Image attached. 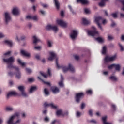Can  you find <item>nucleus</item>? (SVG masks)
<instances>
[{
	"instance_id": "1",
	"label": "nucleus",
	"mask_w": 124,
	"mask_h": 124,
	"mask_svg": "<svg viewBox=\"0 0 124 124\" xmlns=\"http://www.w3.org/2000/svg\"><path fill=\"white\" fill-rule=\"evenodd\" d=\"M49 54H50V56L48 58V61H53L54 59H56V67L58 69L60 68L61 67L58 63V58H57L56 54L53 51H51V52H49Z\"/></svg>"
},
{
	"instance_id": "2",
	"label": "nucleus",
	"mask_w": 124,
	"mask_h": 124,
	"mask_svg": "<svg viewBox=\"0 0 124 124\" xmlns=\"http://www.w3.org/2000/svg\"><path fill=\"white\" fill-rule=\"evenodd\" d=\"M95 21L97 25L98 28L101 30H103V28L100 23L102 22L103 24H105L107 22V20L106 19L103 20L102 17L99 16L96 17L95 19Z\"/></svg>"
},
{
	"instance_id": "3",
	"label": "nucleus",
	"mask_w": 124,
	"mask_h": 124,
	"mask_svg": "<svg viewBox=\"0 0 124 124\" xmlns=\"http://www.w3.org/2000/svg\"><path fill=\"white\" fill-rule=\"evenodd\" d=\"M8 68H14L16 70V78L18 79H20L21 77V73L19 71L18 67H16V66H14L12 63H10L8 65Z\"/></svg>"
},
{
	"instance_id": "4",
	"label": "nucleus",
	"mask_w": 124,
	"mask_h": 124,
	"mask_svg": "<svg viewBox=\"0 0 124 124\" xmlns=\"http://www.w3.org/2000/svg\"><path fill=\"white\" fill-rule=\"evenodd\" d=\"M70 70L72 73H74L75 72V68L73 66L69 63L68 64V67H63L62 71L64 73L67 72L68 71Z\"/></svg>"
},
{
	"instance_id": "5",
	"label": "nucleus",
	"mask_w": 124,
	"mask_h": 124,
	"mask_svg": "<svg viewBox=\"0 0 124 124\" xmlns=\"http://www.w3.org/2000/svg\"><path fill=\"white\" fill-rule=\"evenodd\" d=\"M93 31L91 30L88 31V34L89 36H94L97 34H98V31H96V28L94 26H93L92 27Z\"/></svg>"
},
{
	"instance_id": "6",
	"label": "nucleus",
	"mask_w": 124,
	"mask_h": 124,
	"mask_svg": "<svg viewBox=\"0 0 124 124\" xmlns=\"http://www.w3.org/2000/svg\"><path fill=\"white\" fill-rule=\"evenodd\" d=\"M84 96V94L83 93V92H80V93H78L76 95L75 99L76 101L78 103H79L81 99L83 98Z\"/></svg>"
},
{
	"instance_id": "7",
	"label": "nucleus",
	"mask_w": 124,
	"mask_h": 124,
	"mask_svg": "<svg viewBox=\"0 0 124 124\" xmlns=\"http://www.w3.org/2000/svg\"><path fill=\"white\" fill-rule=\"evenodd\" d=\"M56 22L58 25H60L62 28H66L67 26V23L64 22L63 20L57 19Z\"/></svg>"
},
{
	"instance_id": "8",
	"label": "nucleus",
	"mask_w": 124,
	"mask_h": 124,
	"mask_svg": "<svg viewBox=\"0 0 124 124\" xmlns=\"http://www.w3.org/2000/svg\"><path fill=\"white\" fill-rule=\"evenodd\" d=\"M46 30H51L54 31L55 32H57L58 31V28L56 26H52L51 25H47L46 27Z\"/></svg>"
},
{
	"instance_id": "9",
	"label": "nucleus",
	"mask_w": 124,
	"mask_h": 124,
	"mask_svg": "<svg viewBox=\"0 0 124 124\" xmlns=\"http://www.w3.org/2000/svg\"><path fill=\"white\" fill-rule=\"evenodd\" d=\"M116 58V55H114L112 57H109L107 56L105 58V62H112L114 61Z\"/></svg>"
},
{
	"instance_id": "10",
	"label": "nucleus",
	"mask_w": 124,
	"mask_h": 124,
	"mask_svg": "<svg viewBox=\"0 0 124 124\" xmlns=\"http://www.w3.org/2000/svg\"><path fill=\"white\" fill-rule=\"evenodd\" d=\"M18 89L19 90V91L21 92L22 95L25 97H27L28 96V95L26 94V93H25L24 90H25V87L24 86H18Z\"/></svg>"
},
{
	"instance_id": "11",
	"label": "nucleus",
	"mask_w": 124,
	"mask_h": 124,
	"mask_svg": "<svg viewBox=\"0 0 124 124\" xmlns=\"http://www.w3.org/2000/svg\"><path fill=\"white\" fill-rule=\"evenodd\" d=\"M3 61L7 64L12 63L14 62V58L13 57H10L8 59L3 58Z\"/></svg>"
},
{
	"instance_id": "12",
	"label": "nucleus",
	"mask_w": 124,
	"mask_h": 124,
	"mask_svg": "<svg viewBox=\"0 0 124 124\" xmlns=\"http://www.w3.org/2000/svg\"><path fill=\"white\" fill-rule=\"evenodd\" d=\"M78 36V32L77 30H73L70 34L71 39H75Z\"/></svg>"
},
{
	"instance_id": "13",
	"label": "nucleus",
	"mask_w": 124,
	"mask_h": 124,
	"mask_svg": "<svg viewBox=\"0 0 124 124\" xmlns=\"http://www.w3.org/2000/svg\"><path fill=\"white\" fill-rule=\"evenodd\" d=\"M5 23L7 24L11 20V17L8 12L5 13Z\"/></svg>"
},
{
	"instance_id": "14",
	"label": "nucleus",
	"mask_w": 124,
	"mask_h": 124,
	"mask_svg": "<svg viewBox=\"0 0 124 124\" xmlns=\"http://www.w3.org/2000/svg\"><path fill=\"white\" fill-rule=\"evenodd\" d=\"M44 106L45 107H50L52 108L56 109L57 107L54 105L53 103H50V104H47V103H44Z\"/></svg>"
},
{
	"instance_id": "15",
	"label": "nucleus",
	"mask_w": 124,
	"mask_h": 124,
	"mask_svg": "<svg viewBox=\"0 0 124 124\" xmlns=\"http://www.w3.org/2000/svg\"><path fill=\"white\" fill-rule=\"evenodd\" d=\"M12 14L14 15H18L19 14V10L17 7H15L13 9Z\"/></svg>"
},
{
	"instance_id": "16",
	"label": "nucleus",
	"mask_w": 124,
	"mask_h": 124,
	"mask_svg": "<svg viewBox=\"0 0 124 124\" xmlns=\"http://www.w3.org/2000/svg\"><path fill=\"white\" fill-rule=\"evenodd\" d=\"M51 90L52 92L54 93H58L60 92L59 88H58L57 86H52L51 87Z\"/></svg>"
},
{
	"instance_id": "17",
	"label": "nucleus",
	"mask_w": 124,
	"mask_h": 124,
	"mask_svg": "<svg viewBox=\"0 0 124 124\" xmlns=\"http://www.w3.org/2000/svg\"><path fill=\"white\" fill-rule=\"evenodd\" d=\"M20 53L22 55L25 57H29L30 56V54L26 52L24 50L21 49L20 50Z\"/></svg>"
},
{
	"instance_id": "18",
	"label": "nucleus",
	"mask_w": 124,
	"mask_h": 124,
	"mask_svg": "<svg viewBox=\"0 0 124 124\" xmlns=\"http://www.w3.org/2000/svg\"><path fill=\"white\" fill-rule=\"evenodd\" d=\"M65 115H68V113L66 112V113L63 114V113L62 112V110H58L56 112V115L57 116H60V115L64 116Z\"/></svg>"
},
{
	"instance_id": "19",
	"label": "nucleus",
	"mask_w": 124,
	"mask_h": 124,
	"mask_svg": "<svg viewBox=\"0 0 124 124\" xmlns=\"http://www.w3.org/2000/svg\"><path fill=\"white\" fill-rule=\"evenodd\" d=\"M78 3H80L83 5H86L89 4V1L87 0H77Z\"/></svg>"
},
{
	"instance_id": "20",
	"label": "nucleus",
	"mask_w": 124,
	"mask_h": 124,
	"mask_svg": "<svg viewBox=\"0 0 124 124\" xmlns=\"http://www.w3.org/2000/svg\"><path fill=\"white\" fill-rule=\"evenodd\" d=\"M54 2L57 10H59L60 8V3H59L58 0H54Z\"/></svg>"
},
{
	"instance_id": "21",
	"label": "nucleus",
	"mask_w": 124,
	"mask_h": 124,
	"mask_svg": "<svg viewBox=\"0 0 124 124\" xmlns=\"http://www.w3.org/2000/svg\"><path fill=\"white\" fill-rule=\"evenodd\" d=\"M17 94L16 92H15V91H12V92H9V93H8L7 95V98H9L10 96H15Z\"/></svg>"
},
{
	"instance_id": "22",
	"label": "nucleus",
	"mask_w": 124,
	"mask_h": 124,
	"mask_svg": "<svg viewBox=\"0 0 124 124\" xmlns=\"http://www.w3.org/2000/svg\"><path fill=\"white\" fill-rule=\"evenodd\" d=\"M33 44H37L38 42H41V40L38 38L35 35L33 36Z\"/></svg>"
},
{
	"instance_id": "23",
	"label": "nucleus",
	"mask_w": 124,
	"mask_h": 124,
	"mask_svg": "<svg viewBox=\"0 0 124 124\" xmlns=\"http://www.w3.org/2000/svg\"><path fill=\"white\" fill-rule=\"evenodd\" d=\"M82 22L85 25H89L91 23V21L86 18H82Z\"/></svg>"
},
{
	"instance_id": "24",
	"label": "nucleus",
	"mask_w": 124,
	"mask_h": 124,
	"mask_svg": "<svg viewBox=\"0 0 124 124\" xmlns=\"http://www.w3.org/2000/svg\"><path fill=\"white\" fill-rule=\"evenodd\" d=\"M120 2L123 5V7L121 8V9L124 11V0H120ZM120 16L121 17H124V14L123 13H120Z\"/></svg>"
},
{
	"instance_id": "25",
	"label": "nucleus",
	"mask_w": 124,
	"mask_h": 124,
	"mask_svg": "<svg viewBox=\"0 0 124 124\" xmlns=\"http://www.w3.org/2000/svg\"><path fill=\"white\" fill-rule=\"evenodd\" d=\"M15 119V116H12L7 122V124H14L13 120Z\"/></svg>"
},
{
	"instance_id": "26",
	"label": "nucleus",
	"mask_w": 124,
	"mask_h": 124,
	"mask_svg": "<svg viewBox=\"0 0 124 124\" xmlns=\"http://www.w3.org/2000/svg\"><path fill=\"white\" fill-rule=\"evenodd\" d=\"M114 68H115V70L118 71H120L121 70V65L119 64H114Z\"/></svg>"
},
{
	"instance_id": "27",
	"label": "nucleus",
	"mask_w": 124,
	"mask_h": 124,
	"mask_svg": "<svg viewBox=\"0 0 124 124\" xmlns=\"http://www.w3.org/2000/svg\"><path fill=\"white\" fill-rule=\"evenodd\" d=\"M37 89L36 86H31L30 89V93H32V92L36 91Z\"/></svg>"
},
{
	"instance_id": "28",
	"label": "nucleus",
	"mask_w": 124,
	"mask_h": 124,
	"mask_svg": "<svg viewBox=\"0 0 124 124\" xmlns=\"http://www.w3.org/2000/svg\"><path fill=\"white\" fill-rule=\"evenodd\" d=\"M38 79L41 80L44 84L49 86H51V83H50V82H47V81H44V80H43V79H42V78H41L40 77H38Z\"/></svg>"
},
{
	"instance_id": "29",
	"label": "nucleus",
	"mask_w": 124,
	"mask_h": 124,
	"mask_svg": "<svg viewBox=\"0 0 124 124\" xmlns=\"http://www.w3.org/2000/svg\"><path fill=\"white\" fill-rule=\"evenodd\" d=\"M4 43L6 44L7 45L12 46L13 45V43L12 41L10 40H5L4 41Z\"/></svg>"
},
{
	"instance_id": "30",
	"label": "nucleus",
	"mask_w": 124,
	"mask_h": 124,
	"mask_svg": "<svg viewBox=\"0 0 124 124\" xmlns=\"http://www.w3.org/2000/svg\"><path fill=\"white\" fill-rule=\"evenodd\" d=\"M17 62L22 67L25 66V63L24 62H22V61H21V60L20 59H17Z\"/></svg>"
},
{
	"instance_id": "31",
	"label": "nucleus",
	"mask_w": 124,
	"mask_h": 124,
	"mask_svg": "<svg viewBox=\"0 0 124 124\" xmlns=\"http://www.w3.org/2000/svg\"><path fill=\"white\" fill-rule=\"evenodd\" d=\"M68 8L69 9L70 11L71 12H72V13L73 15H75L76 14V12L73 10L72 7L71 6V5H68Z\"/></svg>"
},
{
	"instance_id": "32",
	"label": "nucleus",
	"mask_w": 124,
	"mask_h": 124,
	"mask_svg": "<svg viewBox=\"0 0 124 124\" xmlns=\"http://www.w3.org/2000/svg\"><path fill=\"white\" fill-rule=\"evenodd\" d=\"M102 53L103 54H106L107 53V46H104L103 47V49H102Z\"/></svg>"
},
{
	"instance_id": "33",
	"label": "nucleus",
	"mask_w": 124,
	"mask_h": 124,
	"mask_svg": "<svg viewBox=\"0 0 124 124\" xmlns=\"http://www.w3.org/2000/svg\"><path fill=\"white\" fill-rule=\"evenodd\" d=\"M110 79L114 81H116L117 80V78L116 77H115L114 76H111L109 78Z\"/></svg>"
},
{
	"instance_id": "34",
	"label": "nucleus",
	"mask_w": 124,
	"mask_h": 124,
	"mask_svg": "<svg viewBox=\"0 0 124 124\" xmlns=\"http://www.w3.org/2000/svg\"><path fill=\"white\" fill-rule=\"evenodd\" d=\"M44 93L45 95L48 96L49 95L50 93L47 88H45L44 89Z\"/></svg>"
},
{
	"instance_id": "35",
	"label": "nucleus",
	"mask_w": 124,
	"mask_h": 124,
	"mask_svg": "<svg viewBox=\"0 0 124 124\" xmlns=\"http://www.w3.org/2000/svg\"><path fill=\"white\" fill-rule=\"evenodd\" d=\"M96 40L99 43H103L104 41L103 38L100 37L96 38Z\"/></svg>"
},
{
	"instance_id": "36",
	"label": "nucleus",
	"mask_w": 124,
	"mask_h": 124,
	"mask_svg": "<svg viewBox=\"0 0 124 124\" xmlns=\"http://www.w3.org/2000/svg\"><path fill=\"white\" fill-rule=\"evenodd\" d=\"M13 108L10 107H7L6 108V110L7 111H12L13 110Z\"/></svg>"
},
{
	"instance_id": "37",
	"label": "nucleus",
	"mask_w": 124,
	"mask_h": 124,
	"mask_svg": "<svg viewBox=\"0 0 124 124\" xmlns=\"http://www.w3.org/2000/svg\"><path fill=\"white\" fill-rule=\"evenodd\" d=\"M100 7H104L105 6V2H103V0H101L100 2L98 4Z\"/></svg>"
},
{
	"instance_id": "38",
	"label": "nucleus",
	"mask_w": 124,
	"mask_h": 124,
	"mask_svg": "<svg viewBox=\"0 0 124 124\" xmlns=\"http://www.w3.org/2000/svg\"><path fill=\"white\" fill-rule=\"evenodd\" d=\"M102 119L103 124L107 122V116H104V117H102Z\"/></svg>"
},
{
	"instance_id": "39",
	"label": "nucleus",
	"mask_w": 124,
	"mask_h": 124,
	"mask_svg": "<svg viewBox=\"0 0 124 124\" xmlns=\"http://www.w3.org/2000/svg\"><path fill=\"white\" fill-rule=\"evenodd\" d=\"M35 81L34 78H28V81L29 83H32Z\"/></svg>"
},
{
	"instance_id": "40",
	"label": "nucleus",
	"mask_w": 124,
	"mask_h": 124,
	"mask_svg": "<svg viewBox=\"0 0 124 124\" xmlns=\"http://www.w3.org/2000/svg\"><path fill=\"white\" fill-rule=\"evenodd\" d=\"M59 85L61 87H64L63 81H60L59 82Z\"/></svg>"
},
{
	"instance_id": "41",
	"label": "nucleus",
	"mask_w": 124,
	"mask_h": 124,
	"mask_svg": "<svg viewBox=\"0 0 124 124\" xmlns=\"http://www.w3.org/2000/svg\"><path fill=\"white\" fill-rule=\"evenodd\" d=\"M114 66H115V63L112 64L108 66V69H112L113 68H114Z\"/></svg>"
},
{
	"instance_id": "42",
	"label": "nucleus",
	"mask_w": 124,
	"mask_h": 124,
	"mask_svg": "<svg viewBox=\"0 0 124 124\" xmlns=\"http://www.w3.org/2000/svg\"><path fill=\"white\" fill-rule=\"evenodd\" d=\"M40 74L45 78H47L48 76V75L44 74V73H42V72H40Z\"/></svg>"
},
{
	"instance_id": "43",
	"label": "nucleus",
	"mask_w": 124,
	"mask_h": 124,
	"mask_svg": "<svg viewBox=\"0 0 124 124\" xmlns=\"http://www.w3.org/2000/svg\"><path fill=\"white\" fill-rule=\"evenodd\" d=\"M26 71L28 74H31L32 72V70L29 68H26Z\"/></svg>"
},
{
	"instance_id": "44",
	"label": "nucleus",
	"mask_w": 124,
	"mask_h": 124,
	"mask_svg": "<svg viewBox=\"0 0 124 124\" xmlns=\"http://www.w3.org/2000/svg\"><path fill=\"white\" fill-rule=\"evenodd\" d=\"M73 56H74V58H75V59L76 60L78 61V60H79V56L78 55H73Z\"/></svg>"
},
{
	"instance_id": "45",
	"label": "nucleus",
	"mask_w": 124,
	"mask_h": 124,
	"mask_svg": "<svg viewBox=\"0 0 124 124\" xmlns=\"http://www.w3.org/2000/svg\"><path fill=\"white\" fill-rule=\"evenodd\" d=\"M31 19H33L34 21H37L38 20L37 16H32Z\"/></svg>"
},
{
	"instance_id": "46",
	"label": "nucleus",
	"mask_w": 124,
	"mask_h": 124,
	"mask_svg": "<svg viewBox=\"0 0 124 124\" xmlns=\"http://www.w3.org/2000/svg\"><path fill=\"white\" fill-rule=\"evenodd\" d=\"M41 5H42V6H43V7L44 8H46L48 7V5L47 4L42 3V4H41Z\"/></svg>"
},
{
	"instance_id": "47",
	"label": "nucleus",
	"mask_w": 124,
	"mask_h": 124,
	"mask_svg": "<svg viewBox=\"0 0 124 124\" xmlns=\"http://www.w3.org/2000/svg\"><path fill=\"white\" fill-rule=\"evenodd\" d=\"M86 93L88 94H92L93 91L92 90H87Z\"/></svg>"
},
{
	"instance_id": "48",
	"label": "nucleus",
	"mask_w": 124,
	"mask_h": 124,
	"mask_svg": "<svg viewBox=\"0 0 124 124\" xmlns=\"http://www.w3.org/2000/svg\"><path fill=\"white\" fill-rule=\"evenodd\" d=\"M111 16L114 18H116L117 17V13H112L111 14Z\"/></svg>"
},
{
	"instance_id": "49",
	"label": "nucleus",
	"mask_w": 124,
	"mask_h": 124,
	"mask_svg": "<svg viewBox=\"0 0 124 124\" xmlns=\"http://www.w3.org/2000/svg\"><path fill=\"white\" fill-rule=\"evenodd\" d=\"M41 46H35L34 49L36 50H40L41 49Z\"/></svg>"
},
{
	"instance_id": "50",
	"label": "nucleus",
	"mask_w": 124,
	"mask_h": 124,
	"mask_svg": "<svg viewBox=\"0 0 124 124\" xmlns=\"http://www.w3.org/2000/svg\"><path fill=\"white\" fill-rule=\"evenodd\" d=\"M89 123H92V124H97V122L94 120H91L90 121H89Z\"/></svg>"
},
{
	"instance_id": "51",
	"label": "nucleus",
	"mask_w": 124,
	"mask_h": 124,
	"mask_svg": "<svg viewBox=\"0 0 124 124\" xmlns=\"http://www.w3.org/2000/svg\"><path fill=\"white\" fill-rule=\"evenodd\" d=\"M119 46L120 47V50L121 51H124V47L123 46H122L121 45V44H119Z\"/></svg>"
},
{
	"instance_id": "52",
	"label": "nucleus",
	"mask_w": 124,
	"mask_h": 124,
	"mask_svg": "<svg viewBox=\"0 0 124 124\" xmlns=\"http://www.w3.org/2000/svg\"><path fill=\"white\" fill-rule=\"evenodd\" d=\"M85 107V104L84 103H82V104H81V109H84Z\"/></svg>"
},
{
	"instance_id": "53",
	"label": "nucleus",
	"mask_w": 124,
	"mask_h": 124,
	"mask_svg": "<svg viewBox=\"0 0 124 124\" xmlns=\"http://www.w3.org/2000/svg\"><path fill=\"white\" fill-rule=\"evenodd\" d=\"M111 108L114 111L116 110V107L115 105H112Z\"/></svg>"
},
{
	"instance_id": "54",
	"label": "nucleus",
	"mask_w": 124,
	"mask_h": 124,
	"mask_svg": "<svg viewBox=\"0 0 124 124\" xmlns=\"http://www.w3.org/2000/svg\"><path fill=\"white\" fill-rule=\"evenodd\" d=\"M84 12L86 14H88L90 13V10L87 8H85L84 9Z\"/></svg>"
},
{
	"instance_id": "55",
	"label": "nucleus",
	"mask_w": 124,
	"mask_h": 124,
	"mask_svg": "<svg viewBox=\"0 0 124 124\" xmlns=\"http://www.w3.org/2000/svg\"><path fill=\"white\" fill-rule=\"evenodd\" d=\"M113 39V37H112L111 35H108V40H111Z\"/></svg>"
},
{
	"instance_id": "56",
	"label": "nucleus",
	"mask_w": 124,
	"mask_h": 124,
	"mask_svg": "<svg viewBox=\"0 0 124 124\" xmlns=\"http://www.w3.org/2000/svg\"><path fill=\"white\" fill-rule=\"evenodd\" d=\"M47 45H48L49 47H51L52 46V44H51V43L50 41H48Z\"/></svg>"
},
{
	"instance_id": "57",
	"label": "nucleus",
	"mask_w": 124,
	"mask_h": 124,
	"mask_svg": "<svg viewBox=\"0 0 124 124\" xmlns=\"http://www.w3.org/2000/svg\"><path fill=\"white\" fill-rule=\"evenodd\" d=\"M89 115L90 116H93V111L92 110H89Z\"/></svg>"
},
{
	"instance_id": "58",
	"label": "nucleus",
	"mask_w": 124,
	"mask_h": 124,
	"mask_svg": "<svg viewBox=\"0 0 124 124\" xmlns=\"http://www.w3.org/2000/svg\"><path fill=\"white\" fill-rule=\"evenodd\" d=\"M26 19H32V16H26Z\"/></svg>"
},
{
	"instance_id": "59",
	"label": "nucleus",
	"mask_w": 124,
	"mask_h": 124,
	"mask_svg": "<svg viewBox=\"0 0 124 124\" xmlns=\"http://www.w3.org/2000/svg\"><path fill=\"white\" fill-rule=\"evenodd\" d=\"M64 16V11H62L61 12V16L62 17H63Z\"/></svg>"
},
{
	"instance_id": "60",
	"label": "nucleus",
	"mask_w": 124,
	"mask_h": 124,
	"mask_svg": "<svg viewBox=\"0 0 124 124\" xmlns=\"http://www.w3.org/2000/svg\"><path fill=\"white\" fill-rule=\"evenodd\" d=\"M10 53H11V51H7V52L5 53L4 54V55H5V56L8 55H10Z\"/></svg>"
},
{
	"instance_id": "61",
	"label": "nucleus",
	"mask_w": 124,
	"mask_h": 124,
	"mask_svg": "<svg viewBox=\"0 0 124 124\" xmlns=\"http://www.w3.org/2000/svg\"><path fill=\"white\" fill-rule=\"evenodd\" d=\"M19 116V114L18 113H16L14 114V115L12 116H14V118L16 117H18Z\"/></svg>"
},
{
	"instance_id": "62",
	"label": "nucleus",
	"mask_w": 124,
	"mask_h": 124,
	"mask_svg": "<svg viewBox=\"0 0 124 124\" xmlns=\"http://www.w3.org/2000/svg\"><path fill=\"white\" fill-rule=\"evenodd\" d=\"M48 75L49 76H51V70H50V69H48Z\"/></svg>"
},
{
	"instance_id": "63",
	"label": "nucleus",
	"mask_w": 124,
	"mask_h": 124,
	"mask_svg": "<svg viewBox=\"0 0 124 124\" xmlns=\"http://www.w3.org/2000/svg\"><path fill=\"white\" fill-rule=\"evenodd\" d=\"M14 75L13 73H12V72H9V73H8V76H10V77H12Z\"/></svg>"
},
{
	"instance_id": "64",
	"label": "nucleus",
	"mask_w": 124,
	"mask_h": 124,
	"mask_svg": "<svg viewBox=\"0 0 124 124\" xmlns=\"http://www.w3.org/2000/svg\"><path fill=\"white\" fill-rule=\"evenodd\" d=\"M76 115L77 117H80L81 115V113H80L79 112H77L76 113Z\"/></svg>"
}]
</instances>
